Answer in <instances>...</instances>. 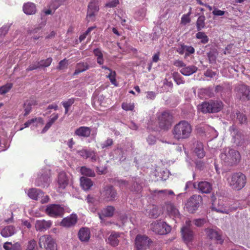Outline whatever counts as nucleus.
Returning a JSON list of instances; mask_svg holds the SVG:
<instances>
[{
    "label": "nucleus",
    "instance_id": "58836bf2",
    "mask_svg": "<svg viewBox=\"0 0 250 250\" xmlns=\"http://www.w3.org/2000/svg\"><path fill=\"white\" fill-rule=\"evenodd\" d=\"M206 20L204 16H200L196 21V27L198 31L201 30L205 26V21Z\"/></svg>",
    "mask_w": 250,
    "mask_h": 250
},
{
    "label": "nucleus",
    "instance_id": "aec40b11",
    "mask_svg": "<svg viewBox=\"0 0 250 250\" xmlns=\"http://www.w3.org/2000/svg\"><path fill=\"white\" fill-rule=\"evenodd\" d=\"M121 233L113 231L107 238V242L113 247H116L119 245V239Z\"/></svg>",
    "mask_w": 250,
    "mask_h": 250
},
{
    "label": "nucleus",
    "instance_id": "dca6fc26",
    "mask_svg": "<svg viewBox=\"0 0 250 250\" xmlns=\"http://www.w3.org/2000/svg\"><path fill=\"white\" fill-rule=\"evenodd\" d=\"M77 153L83 159H86L90 158L93 162H96L98 158L96 152L90 149L88 150L83 148L77 151Z\"/></svg>",
    "mask_w": 250,
    "mask_h": 250
},
{
    "label": "nucleus",
    "instance_id": "c9c22d12",
    "mask_svg": "<svg viewBox=\"0 0 250 250\" xmlns=\"http://www.w3.org/2000/svg\"><path fill=\"white\" fill-rule=\"evenodd\" d=\"M232 137L234 139V142H236L237 141L240 140L242 136L241 132L238 130L236 126L232 125L230 126L229 129Z\"/></svg>",
    "mask_w": 250,
    "mask_h": 250
},
{
    "label": "nucleus",
    "instance_id": "2f4dec72",
    "mask_svg": "<svg viewBox=\"0 0 250 250\" xmlns=\"http://www.w3.org/2000/svg\"><path fill=\"white\" fill-rule=\"evenodd\" d=\"M194 151L199 158H203L205 155L203 145L201 142H197L196 143Z\"/></svg>",
    "mask_w": 250,
    "mask_h": 250
},
{
    "label": "nucleus",
    "instance_id": "9b49d317",
    "mask_svg": "<svg viewBox=\"0 0 250 250\" xmlns=\"http://www.w3.org/2000/svg\"><path fill=\"white\" fill-rule=\"evenodd\" d=\"M39 244L41 248H43L46 250H57L55 242L50 235H44L40 237Z\"/></svg>",
    "mask_w": 250,
    "mask_h": 250
},
{
    "label": "nucleus",
    "instance_id": "4c0bfd02",
    "mask_svg": "<svg viewBox=\"0 0 250 250\" xmlns=\"http://www.w3.org/2000/svg\"><path fill=\"white\" fill-rule=\"evenodd\" d=\"M81 173L82 175L88 177H94L95 173L91 169L86 167H82L80 169Z\"/></svg>",
    "mask_w": 250,
    "mask_h": 250
},
{
    "label": "nucleus",
    "instance_id": "9d476101",
    "mask_svg": "<svg viewBox=\"0 0 250 250\" xmlns=\"http://www.w3.org/2000/svg\"><path fill=\"white\" fill-rule=\"evenodd\" d=\"M99 0H91L87 6L86 20L88 22L94 21L99 10Z\"/></svg>",
    "mask_w": 250,
    "mask_h": 250
},
{
    "label": "nucleus",
    "instance_id": "052dcab7",
    "mask_svg": "<svg viewBox=\"0 0 250 250\" xmlns=\"http://www.w3.org/2000/svg\"><path fill=\"white\" fill-rule=\"evenodd\" d=\"M193 222L196 226L201 227L205 224L206 222V220L204 218H199L194 220Z\"/></svg>",
    "mask_w": 250,
    "mask_h": 250
},
{
    "label": "nucleus",
    "instance_id": "49530a36",
    "mask_svg": "<svg viewBox=\"0 0 250 250\" xmlns=\"http://www.w3.org/2000/svg\"><path fill=\"white\" fill-rule=\"evenodd\" d=\"M109 72H110V73L107 76V77L110 80L111 83L117 86V81H116V72L115 71H112V70Z\"/></svg>",
    "mask_w": 250,
    "mask_h": 250
},
{
    "label": "nucleus",
    "instance_id": "6ab92c4d",
    "mask_svg": "<svg viewBox=\"0 0 250 250\" xmlns=\"http://www.w3.org/2000/svg\"><path fill=\"white\" fill-rule=\"evenodd\" d=\"M77 222V217L75 214H71L70 216L63 218L61 224L62 226L65 227H71L74 225Z\"/></svg>",
    "mask_w": 250,
    "mask_h": 250
},
{
    "label": "nucleus",
    "instance_id": "0eeeda50",
    "mask_svg": "<svg viewBox=\"0 0 250 250\" xmlns=\"http://www.w3.org/2000/svg\"><path fill=\"white\" fill-rule=\"evenodd\" d=\"M236 97L242 101L250 100V86L240 84L235 88Z\"/></svg>",
    "mask_w": 250,
    "mask_h": 250
},
{
    "label": "nucleus",
    "instance_id": "09e8293b",
    "mask_svg": "<svg viewBox=\"0 0 250 250\" xmlns=\"http://www.w3.org/2000/svg\"><path fill=\"white\" fill-rule=\"evenodd\" d=\"M122 107L125 111H132L134 108V104L124 102L122 104Z\"/></svg>",
    "mask_w": 250,
    "mask_h": 250
},
{
    "label": "nucleus",
    "instance_id": "a211bd4d",
    "mask_svg": "<svg viewBox=\"0 0 250 250\" xmlns=\"http://www.w3.org/2000/svg\"><path fill=\"white\" fill-rule=\"evenodd\" d=\"M68 178L65 172H60L58 175V184L59 189H64L68 185Z\"/></svg>",
    "mask_w": 250,
    "mask_h": 250
},
{
    "label": "nucleus",
    "instance_id": "6e6552de",
    "mask_svg": "<svg viewBox=\"0 0 250 250\" xmlns=\"http://www.w3.org/2000/svg\"><path fill=\"white\" fill-rule=\"evenodd\" d=\"M152 243L150 239L145 235L138 234L135 239L136 250H146Z\"/></svg>",
    "mask_w": 250,
    "mask_h": 250
},
{
    "label": "nucleus",
    "instance_id": "603ef678",
    "mask_svg": "<svg viewBox=\"0 0 250 250\" xmlns=\"http://www.w3.org/2000/svg\"><path fill=\"white\" fill-rule=\"evenodd\" d=\"M95 27V26H91L89 27L84 33L80 35L79 37L80 42H82L86 38L87 35Z\"/></svg>",
    "mask_w": 250,
    "mask_h": 250
},
{
    "label": "nucleus",
    "instance_id": "72a5a7b5",
    "mask_svg": "<svg viewBox=\"0 0 250 250\" xmlns=\"http://www.w3.org/2000/svg\"><path fill=\"white\" fill-rule=\"evenodd\" d=\"M78 235L82 241H88L90 238V231L88 229L82 228L79 230Z\"/></svg>",
    "mask_w": 250,
    "mask_h": 250
},
{
    "label": "nucleus",
    "instance_id": "a19ab883",
    "mask_svg": "<svg viewBox=\"0 0 250 250\" xmlns=\"http://www.w3.org/2000/svg\"><path fill=\"white\" fill-rule=\"evenodd\" d=\"M236 208H217L215 207H214L213 206L212 207V209L215 210L216 211L218 212H221L223 213H226V214H229L230 212L235 210Z\"/></svg>",
    "mask_w": 250,
    "mask_h": 250
},
{
    "label": "nucleus",
    "instance_id": "f03ea898",
    "mask_svg": "<svg viewBox=\"0 0 250 250\" xmlns=\"http://www.w3.org/2000/svg\"><path fill=\"white\" fill-rule=\"evenodd\" d=\"M221 161L228 166H233L238 164L241 160L240 153L232 148H226L220 155Z\"/></svg>",
    "mask_w": 250,
    "mask_h": 250
},
{
    "label": "nucleus",
    "instance_id": "1a4fd4ad",
    "mask_svg": "<svg viewBox=\"0 0 250 250\" xmlns=\"http://www.w3.org/2000/svg\"><path fill=\"white\" fill-rule=\"evenodd\" d=\"M172 122V115L168 112H163L158 118L159 127L164 131L168 130Z\"/></svg>",
    "mask_w": 250,
    "mask_h": 250
},
{
    "label": "nucleus",
    "instance_id": "69168bd1",
    "mask_svg": "<svg viewBox=\"0 0 250 250\" xmlns=\"http://www.w3.org/2000/svg\"><path fill=\"white\" fill-rule=\"evenodd\" d=\"M61 5L59 0H52V3L50 5V8L56 10Z\"/></svg>",
    "mask_w": 250,
    "mask_h": 250
},
{
    "label": "nucleus",
    "instance_id": "3c124183",
    "mask_svg": "<svg viewBox=\"0 0 250 250\" xmlns=\"http://www.w3.org/2000/svg\"><path fill=\"white\" fill-rule=\"evenodd\" d=\"M40 67V62H36L29 65L28 67L26 69V72H29L30 71L36 70Z\"/></svg>",
    "mask_w": 250,
    "mask_h": 250
},
{
    "label": "nucleus",
    "instance_id": "8fccbe9b",
    "mask_svg": "<svg viewBox=\"0 0 250 250\" xmlns=\"http://www.w3.org/2000/svg\"><path fill=\"white\" fill-rule=\"evenodd\" d=\"M217 56V53L215 50H211L208 53V57L209 62H213L215 61Z\"/></svg>",
    "mask_w": 250,
    "mask_h": 250
},
{
    "label": "nucleus",
    "instance_id": "e433bc0d",
    "mask_svg": "<svg viewBox=\"0 0 250 250\" xmlns=\"http://www.w3.org/2000/svg\"><path fill=\"white\" fill-rule=\"evenodd\" d=\"M35 122H38L41 123L42 124H43V121L42 118L41 117L34 118L32 119L29 120L24 123V126L21 127L20 130H22V129H23V128L29 127L32 124L34 123Z\"/></svg>",
    "mask_w": 250,
    "mask_h": 250
},
{
    "label": "nucleus",
    "instance_id": "f257e3e1",
    "mask_svg": "<svg viewBox=\"0 0 250 250\" xmlns=\"http://www.w3.org/2000/svg\"><path fill=\"white\" fill-rule=\"evenodd\" d=\"M191 125L186 121H182L174 126L172 130L173 138L178 140L188 138L192 132Z\"/></svg>",
    "mask_w": 250,
    "mask_h": 250
},
{
    "label": "nucleus",
    "instance_id": "6e6d98bb",
    "mask_svg": "<svg viewBox=\"0 0 250 250\" xmlns=\"http://www.w3.org/2000/svg\"><path fill=\"white\" fill-rule=\"evenodd\" d=\"M67 67V61L66 59H64L61 61L58 66L57 67V69L58 70H62Z\"/></svg>",
    "mask_w": 250,
    "mask_h": 250
},
{
    "label": "nucleus",
    "instance_id": "f8f14e48",
    "mask_svg": "<svg viewBox=\"0 0 250 250\" xmlns=\"http://www.w3.org/2000/svg\"><path fill=\"white\" fill-rule=\"evenodd\" d=\"M45 213L50 217H61L63 214L64 208L59 205L51 204L47 206Z\"/></svg>",
    "mask_w": 250,
    "mask_h": 250
},
{
    "label": "nucleus",
    "instance_id": "4d7b16f0",
    "mask_svg": "<svg viewBox=\"0 0 250 250\" xmlns=\"http://www.w3.org/2000/svg\"><path fill=\"white\" fill-rule=\"evenodd\" d=\"M118 4H119V0H111V1L105 3V7L108 8H113L116 7Z\"/></svg>",
    "mask_w": 250,
    "mask_h": 250
},
{
    "label": "nucleus",
    "instance_id": "4be33fe9",
    "mask_svg": "<svg viewBox=\"0 0 250 250\" xmlns=\"http://www.w3.org/2000/svg\"><path fill=\"white\" fill-rule=\"evenodd\" d=\"M38 104V102L34 98H30L26 100L23 104L24 113V116H27L32 110V106Z\"/></svg>",
    "mask_w": 250,
    "mask_h": 250
},
{
    "label": "nucleus",
    "instance_id": "c756f323",
    "mask_svg": "<svg viewBox=\"0 0 250 250\" xmlns=\"http://www.w3.org/2000/svg\"><path fill=\"white\" fill-rule=\"evenodd\" d=\"M43 193L40 189L33 188L30 189L28 191V196L35 200H38L39 198L42 196Z\"/></svg>",
    "mask_w": 250,
    "mask_h": 250
},
{
    "label": "nucleus",
    "instance_id": "c85d7f7f",
    "mask_svg": "<svg viewBox=\"0 0 250 250\" xmlns=\"http://www.w3.org/2000/svg\"><path fill=\"white\" fill-rule=\"evenodd\" d=\"M198 70V68L194 65H189L184 66L180 70V72L185 76H188L195 73Z\"/></svg>",
    "mask_w": 250,
    "mask_h": 250
},
{
    "label": "nucleus",
    "instance_id": "0e129e2a",
    "mask_svg": "<svg viewBox=\"0 0 250 250\" xmlns=\"http://www.w3.org/2000/svg\"><path fill=\"white\" fill-rule=\"evenodd\" d=\"M190 14V13L189 12L188 14H185L183 15L181 18V22L182 23L186 24L190 21V19L189 17Z\"/></svg>",
    "mask_w": 250,
    "mask_h": 250
},
{
    "label": "nucleus",
    "instance_id": "37998d69",
    "mask_svg": "<svg viewBox=\"0 0 250 250\" xmlns=\"http://www.w3.org/2000/svg\"><path fill=\"white\" fill-rule=\"evenodd\" d=\"M11 83H7L6 84L0 86V94L3 95L7 93L12 87Z\"/></svg>",
    "mask_w": 250,
    "mask_h": 250
},
{
    "label": "nucleus",
    "instance_id": "473e14b6",
    "mask_svg": "<svg viewBox=\"0 0 250 250\" xmlns=\"http://www.w3.org/2000/svg\"><path fill=\"white\" fill-rule=\"evenodd\" d=\"M80 183L81 187L85 190L89 189L93 185L91 179L83 176L80 178Z\"/></svg>",
    "mask_w": 250,
    "mask_h": 250
},
{
    "label": "nucleus",
    "instance_id": "a18cd8bd",
    "mask_svg": "<svg viewBox=\"0 0 250 250\" xmlns=\"http://www.w3.org/2000/svg\"><path fill=\"white\" fill-rule=\"evenodd\" d=\"M173 78L174 81L178 85L185 83V81L178 72H174L173 73Z\"/></svg>",
    "mask_w": 250,
    "mask_h": 250
},
{
    "label": "nucleus",
    "instance_id": "b1692460",
    "mask_svg": "<svg viewBox=\"0 0 250 250\" xmlns=\"http://www.w3.org/2000/svg\"><path fill=\"white\" fill-rule=\"evenodd\" d=\"M171 230L169 226L164 222L157 223V234L164 235L168 233Z\"/></svg>",
    "mask_w": 250,
    "mask_h": 250
},
{
    "label": "nucleus",
    "instance_id": "412c9836",
    "mask_svg": "<svg viewBox=\"0 0 250 250\" xmlns=\"http://www.w3.org/2000/svg\"><path fill=\"white\" fill-rule=\"evenodd\" d=\"M52 222L50 221L37 220L35 223V228L37 230L42 231L50 228Z\"/></svg>",
    "mask_w": 250,
    "mask_h": 250
},
{
    "label": "nucleus",
    "instance_id": "774afa93",
    "mask_svg": "<svg viewBox=\"0 0 250 250\" xmlns=\"http://www.w3.org/2000/svg\"><path fill=\"white\" fill-rule=\"evenodd\" d=\"M86 200L89 205H94L96 202L95 198L90 195H87Z\"/></svg>",
    "mask_w": 250,
    "mask_h": 250
},
{
    "label": "nucleus",
    "instance_id": "4468645a",
    "mask_svg": "<svg viewBox=\"0 0 250 250\" xmlns=\"http://www.w3.org/2000/svg\"><path fill=\"white\" fill-rule=\"evenodd\" d=\"M205 231L209 239L215 240L218 244H222L223 243L224 240L218 231L209 228L205 229Z\"/></svg>",
    "mask_w": 250,
    "mask_h": 250
},
{
    "label": "nucleus",
    "instance_id": "13d9d810",
    "mask_svg": "<svg viewBox=\"0 0 250 250\" xmlns=\"http://www.w3.org/2000/svg\"><path fill=\"white\" fill-rule=\"evenodd\" d=\"M164 87L166 91H169L172 90L173 83L171 82H168L166 79L164 81Z\"/></svg>",
    "mask_w": 250,
    "mask_h": 250
},
{
    "label": "nucleus",
    "instance_id": "de8ad7c7",
    "mask_svg": "<svg viewBox=\"0 0 250 250\" xmlns=\"http://www.w3.org/2000/svg\"><path fill=\"white\" fill-rule=\"evenodd\" d=\"M235 114L237 115V119L238 120L240 124H243L246 122L247 118L245 115L241 113L238 111L236 112Z\"/></svg>",
    "mask_w": 250,
    "mask_h": 250
},
{
    "label": "nucleus",
    "instance_id": "39448f33",
    "mask_svg": "<svg viewBox=\"0 0 250 250\" xmlns=\"http://www.w3.org/2000/svg\"><path fill=\"white\" fill-rule=\"evenodd\" d=\"M117 197V191L113 186H104L100 190V198L104 202L114 201Z\"/></svg>",
    "mask_w": 250,
    "mask_h": 250
},
{
    "label": "nucleus",
    "instance_id": "a878e982",
    "mask_svg": "<svg viewBox=\"0 0 250 250\" xmlns=\"http://www.w3.org/2000/svg\"><path fill=\"white\" fill-rule=\"evenodd\" d=\"M49 176L48 175L42 174L38 177L35 181V185L38 187H45L48 185Z\"/></svg>",
    "mask_w": 250,
    "mask_h": 250
},
{
    "label": "nucleus",
    "instance_id": "393cba45",
    "mask_svg": "<svg viewBox=\"0 0 250 250\" xmlns=\"http://www.w3.org/2000/svg\"><path fill=\"white\" fill-rule=\"evenodd\" d=\"M16 233V228L14 226L9 225L3 228L0 231L1 235L4 237H9Z\"/></svg>",
    "mask_w": 250,
    "mask_h": 250
},
{
    "label": "nucleus",
    "instance_id": "ea45409f",
    "mask_svg": "<svg viewBox=\"0 0 250 250\" xmlns=\"http://www.w3.org/2000/svg\"><path fill=\"white\" fill-rule=\"evenodd\" d=\"M75 99L73 98L69 99L67 101L62 102V104L65 108V114H66L70 107L74 103Z\"/></svg>",
    "mask_w": 250,
    "mask_h": 250
},
{
    "label": "nucleus",
    "instance_id": "bb28decb",
    "mask_svg": "<svg viewBox=\"0 0 250 250\" xmlns=\"http://www.w3.org/2000/svg\"><path fill=\"white\" fill-rule=\"evenodd\" d=\"M89 68V64L83 62H81L77 63L76 65V69L73 73V75H77L85 71Z\"/></svg>",
    "mask_w": 250,
    "mask_h": 250
},
{
    "label": "nucleus",
    "instance_id": "7ed1b4c3",
    "mask_svg": "<svg viewBox=\"0 0 250 250\" xmlns=\"http://www.w3.org/2000/svg\"><path fill=\"white\" fill-rule=\"evenodd\" d=\"M228 182L232 189L239 190L245 187L246 177L241 172L233 173L228 178Z\"/></svg>",
    "mask_w": 250,
    "mask_h": 250
},
{
    "label": "nucleus",
    "instance_id": "2eb2a0df",
    "mask_svg": "<svg viewBox=\"0 0 250 250\" xmlns=\"http://www.w3.org/2000/svg\"><path fill=\"white\" fill-rule=\"evenodd\" d=\"M194 189L198 190L202 193H209L212 190V185L207 181H201L194 184Z\"/></svg>",
    "mask_w": 250,
    "mask_h": 250
},
{
    "label": "nucleus",
    "instance_id": "5fc2aeb1",
    "mask_svg": "<svg viewBox=\"0 0 250 250\" xmlns=\"http://www.w3.org/2000/svg\"><path fill=\"white\" fill-rule=\"evenodd\" d=\"M36 241L32 240L28 242L27 250H37Z\"/></svg>",
    "mask_w": 250,
    "mask_h": 250
},
{
    "label": "nucleus",
    "instance_id": "20e7f679",
    "mask_svg": "<svg viewBox=\"0 0 250 250\" xmlns=\"http://www.w3.org/2000/svg\"><path fill=\"white\" fill-rule=\"evenodd\" d=\"M223 103L220 101L210 100L198 105V109L204 113H216L223 108Z\"/></svg>",
    "mask_w": 250,
    "mask_h": 250
},
{
    "label": "nucleus",
    "instance_id": "e2e57ef3",
    "mask_svg": "<svg viewBox=\"0 0 250 250\" xmlns=\"http://www.w3.org/2000/svg\"><path fill=\"white\" fill-rule=\"evenodd\" d=\"M185 48L186 50L185 57L189 54H193L195 52L194 48L192 46L185 45Z\"/></svg>",
    "mask_w": 250,
    "mask_h": 250
},
{
    "label": "nucleus",
    "instance_id": "7c9ffc66",
    "mask_svg": "<svg viewBox=\"0 0 250 250\" xmlns=\"http://www.w3.org/2000/svg\"><path fill=\"white\" fill-rule=\"evenodd\" d=\"M23 11L27 15L34 14L36 12V5L31 2H27L23 6Z\"/></svg>",
    "mask_w": 250,
    "mask_h": 250
},
{
    "label": "nucleus",
    "instance_id": "338daca9",
    "mask_svg": "<svg viewBox=\"0 0 250 250\" xmlns=\"http://www.w3.org/2000/svg\"><path fill=\"white\" fill-rule=\"evenodd\" d=\"M9 27L8 25H3L0 27V36H4L8 31Z\"/></svg>",
    "mask_w": 250,
    "mask_h": 250
},
{
    "label": "nucleus",
    "instance_id": "423d86ee",
    "mask_svg": "<svg viewBox=\"0 0 250 250\" xmlns=\"http://www.w3.org/2000/svg\"><path fill=\"white\" fill-rule=\"evenodd\" d=\"M202 202V198L199 195H193L188 200L185 205L186 209L190 213H194Z\"/></svg>",
    "mask_w": 250,
    "mask_h": 250
},
{
    "label": "nucleus",
    "instance_id": "f3484780",
    "mask_svg": "<svg viewBox=\"0 0 250 250\" xmlns=\"http://www.w3.org/2000/svg\"><path fill=\"white\" fill-rule=\"evenodd\" d=\"M163 212H166L169 215L174 217H178L179 213L175 207L170 202H166L162 207Z\"/></svg>",
    "mask_w": 250,
    "mask_h": 250
},
{
    "label": "nucleus",
    "instance_id": "79ce46f5",
    "mask_svg": "<svg viewBox=\"0 0 250 250\" xmlns=\"http://www.w3.org/2000/svg\"><path fill=\"white\" fill-rule=\"evenodd\" d=\"M196 37L197 39L201 40V42L203 43H206L208 42V38L204 32H198Z\"/></svg>",
    "mask_w": 250,
    "mask_h": 250
},
{
    "label": "nucleus",
    "instance_id": "864d4df0",
    "mask_svg": "<svg viewBox=\"0 0 250 250\" xmlns=\"http://www.w3.org/2000/svg\"><path fill=\"white\" fill-rule=\"evenodd\" d=\"M52 61V59L51 58H48L45 60L41 61L39 62H40L41 67L49 66L51 64Z\"/></svg>",
    "mask_w": 250,
    "mask_h": 250
},
{
    "label": "nucleus",
    "instance_id": "f704fd0d",
    "mask_svg": "<svg viewBox=\"0 0 250 250\" xmlns=\"http://www.w3.org/2000/svg\"><path fill=\"white\" fill-rule=\"evenodd\" d=\"M198 95L201 98L204 97H211L213 96V92L211 88L209 87L201 88L199 90Z\"/></svg>",
    "mask_w": 250,
    "mask_h": 250
},
{
    "label": "nucleus",
    "instance_id": "c03bdc74",
    "mask_svg": "<svg viewBox=\"0 0 250 250\" xmlns=\"http://www.w3.org/2000/svg\"><path fill=\"white\" fill-rule=\"evenodd\" d=\"M173 191L171 190H157V197H166L168 195H174Z\"/></svg>",
    "mask_w": 250,
    "mask_h": 250
},
{
    "label": "nucleus",
    "instance_id": "5701e85b",
    "mask_svg": "<svg viewBox=\"0 0 250 250\" xmlns=\"http://www.w3.org/2000/svg\"><path fill=\"white\" fill-rule=\"evenodd\" d=\"M91 130L90 127L85 126H80L75 131V135L79 137L87 138L90 136Z\"/></svg>",
    "mask_w": 250,
    "mask_h": 250
},
{
    "label": "nucleus",
    "instance_id": "cd10ccee",
    "mask_svg": "<svg viewBox=\"0 0 250 250\" xmlns=\"http://www.w3.org/2000/svg\"><path fill=\"white\" fill-rule=\"evenodd\" d=\"M115 208L112 206H108L102 210V214H99V218L102 220V216L111 217L113 216L115 212Z\"/></svg>",
    "mask_w": 250,
    "mask_h": 250
},
{
    "label": "nucleus",
    "instance_id": "680f3d73",
    "mask_svg": "<svg viewBox=\"0 0 250 250\" xmlns=\"http://www.w3.org/2000/svg\"><path fill=\"white\" fill-rule=\"evenodd\" d=\"M152 209H149L148 212V216L150 218H156V208L154 206H152Z\"/></svg>",
    "mask_w": 250,
    "mask_h": 250
},
{
    "label": "nucleus",
    "instance_id": "ddd939ff",
    "mask_svg": "<svg viewBox=\"0 0 250 250\" xmlns=\"http://www.w3.org/2000/svg\"><path fill=\"white\" fill-rule=\"evenodd\" d=\"M191 221L187 220L186 221V225L181 229L183 238L186 243L191 242L194 237V233L190 229Z\"/></svg>",
    "mask_w": 250,
    "mask_h": 250
},
{
    "label": "nucleus",
    "instance_id": "bf43d9fd",
    "mask_svg": "<svg viewBox=\"0 0 250 250\" xmlns=\"http://www.w3.org/2000/svg\"><path fill=\"white\" fill-rule=\"evenodd\" d=\"M113 144V141L112 139L107 138L103 144L101 145L102 148L103 149L111 146Z\"/></svg>",
    "mask_w": 250,
    "mask_h": 250
}]
</instances>
